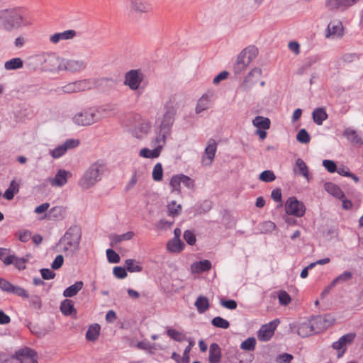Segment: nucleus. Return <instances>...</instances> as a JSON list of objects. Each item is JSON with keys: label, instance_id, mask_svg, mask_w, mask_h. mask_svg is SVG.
I'll return each instance as SVG.
<instances>
[{"label": "nucleus", "instance_id": "f257e3e1", "mask_svg": "<svg viewBox=\"0 0 363 363\" xmlns=\"http://www.w3.org/2000/svg\"><path fill=\"white\" fill-rule=\"evenodd\" d=\"M81 238L82 230L79 226L72 225L67 230L59 241L60 245H63L62 252L65 256L72 257L79 251Z\"/></svg>", "mask_w": 363, "mask_h": 363}, {"label": "nucleus", "instance_id": "f03ea898", "mask_svg": "<svg viewBox=\"0 0 363 363\" xmlns=\"http://www.w3.org/2000/svg\"><path fill=\"white\" fill-rule=\"evenodd\" d=\"M106 168V164L100 160L91 164L79 179V186L84 189L92 187L101 179Z\"/></svg>", "mask_w": 363, "mask_h": 363}, {"label": "nucleus", "instance_id": "7ed1b4c3", "mask_svg": "<svg viewBox=\"0 0 363 363\" xmlns=\"http://www.w3.org/2000/svg\"><path fill=\"white\" fill-rule=\"evenodd\" d=\"M257 54L258 49L254 45H250L243 49L238 55L233 66L235 74H240L245 70L251 62L257 57Z\"/></svg>", "mask_w": 363, "mask_h": 363}, {"label": "nucleus", "instance_id": "20e7f679", "mask_svg": "<svg viewBox=\"0 0 363 363\" xmlns=\"http://www.w3.org/2000/svg\"><path fill=\"white\" fill-rule=\"evenodd\" d=\"M0 21H2L3 26L7 30L18 28L25 24L21 14L14 9L1 10Z\"/></svg>", "mask_w": 363, "mask_h": 363}, {"label": "nucleus", "instance_id": "39448f33", "mask_svg": "<svg viewBox=\"0 0 363 363\" xmlns=\"http://www.w3.org/2000/svg\"><path fill=\"white\" fill-rule=\"evenodd\" d=\"M225 363H250L254 355L246 352H240L237 348L230 347L224 354Z\"/></svg>", "mask_w": 363, "mask_h": 363}, {"label": "nucleus", "instance_id": "423d86ee", "mask_svg": "<svg viewBox=\"0 0 363 363\" xmlns=\"http://www.w3.org/2000/svg\"><path fill=\"white\" fill-rule=\"evenodd\" d=\"M99 119L98 111L94 108L84 109L73 117V121L78 125H90Z\"/></svg>", "mask_w": 363, "mask_h": 363}, {"label": "nucleus", "instance_id": "0eeeda50", "mask_svg": "<svg viewBox=\"0 0 363 363\" xmlns=\"http://www.w3.org/2000/svg\"><path fill=\"white\" fill-rule=\"evenodd\" d=\"M284 209L288 216H294L298 218L303 216L306 210L304 203L294 196L287 199Z\"/></svg>", "mask_w": 363, "mask_h": 363}, {"label": "nucleus", "instance_id": "6e6552de", "mask_svg": "<svg viewBox=\"0 0 363 363\" xmlns=\"http://www.w3.org/2000/svg\"><path fill=\"white\" fill-rule=\"evenodd\" d=\"M144 77L145 75L140 69H130L125 74L123 84L130 89L135 91L139 89Z\"/></svg>", "mask_w": 363, "mask_h": 363}, {"label": "nucleus", "instance_id": "1a4fd4ad", "mask_svg": "<svg viewBox=\"0 0 363 363\" xmlns=\"http://www.w3.org/2000/svg\"><path fill=\"white\" fill-rule=\"evenodd\" d=\"M91 82L89 79H82L70 82L63 86L61 90L65 94H73L89 90L91 87Z\"/></svg>", "mask_w": 363, "mask_h": 363}, {"label": "nucleus", "instance_id": "9d476101", "mask_svg": "<svg viewBox=\"0 0 363 363\" xmlns=\"http://www.w3.org/2000/svg\"><path fill=\"white\" fill-rule=\"evenodd\" d=\"M311 320L315 333H320L334 324L335 319L329 314L317 315Z\"/></svg>", "mask_w": 363, "mask_h": 363}, {"label": "nucleus", "instance_id": "9b49d317", "mask_svg": "<svg viewBox=\"0 0 363 363\" xmlns=\"http://www.w3.org/2000/svg\"><path fill=\"white\" fill-rule=\"evenodd\" d=\"M86 67L87 62L84 60L64 59L61 65L62 70L73 73L81 72L85 69Z\"/></svg>", "mask_w": 363, "mask_h": 363}, {"label": "nucleus", "instance_id": "f8f14e48", "mask_svg": "<svg viewBox=\"0 0 363 363\" xmlns=\"http://www.w3.org/2000/svg\"><path fill=\"white\" fill-rule=\"evenodd\" d=\"M279 323L278 319H275L268 324L263 325L258 331V338L262 341H268L273 336L274 331Z\"/></svg>", "mask_w": 363, "mask_h": 363}, {"label": "nucleus", "instance_id": "ddd939ff", "mask_svg": "<svg viewBox=\"0 0 363 363\" xmlns=\"http://www.w3.org/2000/svg\"><path fill=\"white\" fill-rule=\"evenodd\" d=\"M177 110L174 106H167L166 111L162 121L160 128L164 130V133H170L172 125L174 121V116Z\"/></svg>", "mask_w": 363, "mask_h": 363}, {"label": "nucleus", "instance_id": "4468645a", "mask_svg": "<svg viewBox=\"0 0 363 363\" xmlns=\"http://www.w3.org/2000/svg\"><path fill=\"white\" fill-rule=\"evenodd\" d=\"M262 73V71L260 68L255 67L252 69L244 79L241 88L245 91L250 90L258 82Z\"/></svg>", "mask_w": 363, "mask_h": 363}, {"label": "nucleus", "instance_id": "2eb2a0df", "mask_svg": "<svg viewBox=\"0 0 363 363\" xmlns=\"http://www.w3.org/2000/svg\"><path fill=\"white\" fill-rule=\"evenodd\" d=\"M63 60L55 54L48 55L44 59V69L49 72L60 71Z\"/></svg>", "mask_w": 363, "mask_h": 363}, {"label": "nucleus", "instance_id": "dca6fc26", "mask_svg": "<svg viewBox=\"0 0 363 363\" xmlns=\"http://www.w3.org/2000/svg\"><path fill=\"white\" fill-rule=\"evenodd\" d=\"M357 2V0H326L325 4L330 11H345Z\"/></svg>", "mask_w": 363, "mask_h": 363}, {"label": "nucleus", "instance_id": "f3484780", "mask_svg": "<svg viewBox=\"0 0 363 363\" xmlns=\"http://www.w3.org/2000/svg\"><path fill=\"white\" fill-rule=\"evenodd\" d=\"M72 177V173L65 169H59L55 177L48 178V182L52 186L61 187L67 182V179Z\"/></svg>", "mask_w": 363, "mask_h": 363}, {"label": "nucleus", "instance_id": "a211bd4d", "mask_svg": "<svg viewBox=\"0 0 363 363\" xmlns=\"http://www.w3.org/2000/svg\"><path fill=\"white\" fill-rule=\"evenodd\" d=\"M130 10L135 13H148L152 11V4L146 0H129Z\"/></svg>", "mask_w": 363, "mask_h": 363}, {"label": "nucleus", "instance_id": "6ab92c4d", "mask_svg": "<svg viewBox=\"0 0 363 363\" xmlns=\"http://www.w3.org/2000/svg\"><path fill=\"white\" fill-rule=\"evenodd\" d=\"M222 357V352L220 346L213 342L210 345L209 347V355L208 362L209 363H220Z\"/></svg>", "mask_w": 363, "mask_h": 363}, {"label": "nucleus", "instance_id": "aec40b11", "mask_svg": "<svg viewBox=\"0 0 363 363\" xmlns=\"http://www.w3.org/2000/svg\"><path fill=\"white\" fill-rule=\"evenodd\" d=\"M324 189L336 199H342L345 197L344 191L333 182H325L324 184Z\"/></svg>", "mask_w": 363, "mask_h": 363}, {"label": "nucleus", "instance_id": "412c9836", "mask_svg": "<svg viewBox=\"0 0 363 363\" xmlns=\"http://www.w3.org/2000/svg\"><path fill=\"white\" fill-rule=\"evenodd\" d=\"M297 333L301 337H306L313 334H315L311 320L299 324L297 328Z\"/></svg>", "mask_w": 363, "mask_h": 363}, {"label": "nucleus", "instance_id": "4be33fe9", "mask_svg": "<svg viewBox=\"0 0 363 363\" xmlns=\"http://www.w3.org/2000/svg\"><path fill=\"white\" fill-rule=\"evenodd\" d=\"M77 32L74 30H67L62 33H56L50 37V40L57 44L60 40H69L76 36Z\"/></svg>", "mask_w": 363, "mask_h": 363}, {"label": "nucleus", "instance_id": "5701e85b", "mask_svg": "<svg viewBox=\"0 0 363 363\" xmlns=\"http://www.w3.org/2000/svg\"><path fill=\"white\" fill-rule=\"evenodd\" d=\"M212 267L211 262L208 259L194 262L191 265V271L194 273H203L209 271Z\"/></svg>", "mask_w": 363, "mask_h": 363}, {"label": "nucleus", "instance_id": "b1692460", "mask_svg": "<svg viewBox=\"0 0 363 363\" xmlns=\"http://www.w3.org/2000/svg\"><path fill=\"white\" fill-rule=\"evenodd\" d=\"M294 172L295 174H298L305 178L307 179V180H309V172L308 168L306 165V164L304 162V161L301 159L298 158L296 160L295 167L294 168Z\"/></svg>", "mask_w": 363, "mask_h": 363}, {"label": "nucleus", "instance_id": "393cba45", "mask_svg": "<svg viewBox=\"0 0 363 363\" xmlns=\"http://www.w3.org/2000/svg\"><path fill=\"white\" fill-rule=\"evenodd\" d=\"M343 135L352 143L363 145V138L357 134L356 130L350 128L344 130Z\"/></svg>", "mask_w": 363, "mask_h": 363}, {"label": "nucleus", "instance_id": "a878e982", "mask_svg": "<svg viewBox=\"0 0 363 363\" xmlns=\"http://www.w3.org/2000/svg\"><path fill=\"white\" fill-rule=\"evenodd\" d=\"M13 354L18 358H28L30 360L34 357H38L37 352L28 347H24L16 350Z\"/></svg>", "mask_w": 363, "mask_h": 363}, {"label": "nucleus", "instance_id": "bb28decb", "mask_svg": "<svg viewBox=\"0 0 363 363\" xmlns=\"http://www.w3.org/2000/svg\"><path fill=\"white\" fill-rule=\"evenodd\" d=\"M60 311L63 315L67 316L71 315L73 313L77 314L73 301L70 299H65L61 302Z\"/></svg>", "mask_w": 363, "mask_h": 363}, {"label": "nucleus", "instance_id": "cd10ccee", "mask_svg": "<svg viewBox=\"0 0 363 363\" xmlns=\"http://www.w3.org/2000/svg\"><path fill=\"white\" fill-rule=\"evenodd\" d=\"M312 117L314 123L320 125L328 118V114L324 108H316L312 113Z\"/></svg>", "mask_w": 363, "mask_h": 363}, {"label": "nucleus", "instance_id": "c85d7f7f", "mask_svg": "<svg viewBox=\"0 0 363 363\" xmlns=\"http://www.w3.org/2000/svg\"><path fill=\"white\" fill-rule=\"evenodd\" d=\"M162 149V145H157L153 150L145 147L140 151V156L145 158H157L160 155Z\"/></svg>", "mask_w": 363, "mask_h": 363}, {"label": "nucleus", "instance_id": "c756f323", "mask_svg": "<svg viewBox=\"0 0 363 363\" xmlns=\"http://www.w3.org/2000/svg\"><path fill=\"white\" fill-rule=\"evenodd\" d=\"M84 283L82 281H76L63 291L65 297H73L82 289Z\"/></svg>", "mask_w": 363, "mask_h": 363}, {"label": "nucleus", "instance_id": "7c9ffc66", "mask_svg": "<svg viewBox=\"0 0 363 363\" xmlns=\"http://www.w3.org/2000/svg\"><path fill=\"white\" fill-rule=\"evenodd\" d=\"M199 313H203L210 307L208 299L206 296H199L194 303Z\"/></svg>", "mask_w": 363, "mask_h": 363}, {"label": "nucleus", "instance_id": "2f4dec72", "mask_svg": "<svg viewBox=\"0 0 363 363\" xmlns=\"http://www.w3.org/2000/svg\"><path fill=\"white\" fill-rule=\"evenodd\" d=\"M100 325L97 323H95L94 325H91L86 333V338L89 341L94 342L96 341L100 334Z\"/></svg>", "mask_w": 363, "mask_h": 363}, {"label": "nucleus", "instance_id": "473e14b6", "mask_svg": "<svg viewBox=\"0 0 363 363\" xmlns=\"http://www.w3.org/2000/svg\"><path fill=\"white\" fill-rule=\"evenodd\" d=\"M252 123L258 129L267 130L270 128L271 121L268 118L258 116L253 119Z\"/></svg>", "mask_w": 363, "mask_h": 363}, {"label": "nucleus", "instance_id": "72a5a7b5", "mask_svg": "<svg viewBox=\"0 0 363 363\" xmlns=\"http://www.w3.org/2000/svg\"><path fill=\"white\" fill-rule=\"evenodd\" d=\"M19 191V185L14 180L11 181L9 188L5 191L3 196L9 201L13 199L15 194Z\"/></svg>", "mask_w": 363, "mask_h": 363}, {"label": "nucleus", "instance_id": "f704fd0d", "mask_svg": "<svg viewBox=\"0 0 363 363\" xmlns=\"http://www.w3.org/2000/svg\"><path fill=\"white\" fill-rule=\"evenodd\" d=\"M184 247V243L180 239L172 238L167 243V249L172 252H179Z\"/></svg>", "mask_w": 363, "mask_h": 363}, {"label": "nucleus", "instance_id": "c9c22d12", "mask_svg": "<svg viewBox=\"0 0 363 363\" xmlns=\"http://www.w3.org/2000/svg\"><path fill=\"white\" fill-rule=\"evenodd\" d=\"M134 235V233L132 231H128L125 233L121 234V235H113L111 236V245L112 247L114 246V245L121 242L123 240H130L133 238Z\"/></svg>", "mask_w": 363, "mask_h": 363}, {"label": "nucleus", "instance_id": "e433bc0d", "mask_svg": "<svg viewBox=\"0 0 363 363\" xmlns=\"http://www.w3.org/2000/svg\"><path fill=\"white\" fill-rule=\"evenodd\" d=\"M210 107V99L206 94H203L198 101L196 106V113H200Z\"/></svg>", "mask_w": 363, "mask_h": 363}, {"label": "nucleus", "instance_id": "4c0bfd02", "mask_svg": "<svg viewBox=\"0 0 363 363\" xmlns=\"http://www.w3.org/2000/svg\"><path fill=\"white\" fill-rule=\"evenodd\" d=\"M217 149V144L213 139H210L207 147L205 149V154L206 155L207 159L209 160V163L213 161Z\"/></svg>", "mask_w": 363, "mask_h": 363}, {"label": "nucleus", "instance_id": "58836bf2", "mask_svg": "<svg viewBox=\"0 0 363 363\" xmlns=\"http://www.w3.org/2000/svg\"><path fill=\"white\" fill-rule=\"evenodd\" d=\"M319 60L318 57L317 56H311L307 57L301 67L298 69V74H303L308 69H309L313 65L316 63Z\"/></svg>", "mask_w": 363, "mask_h": 363}, {"label": "nucleus", "instance_id": "ea45409f", "mask_svg": "<svg viewBox=\"0 0 363 363\" xmlns=\"http://www.w3.org/2000/svg\"><path fill=\"white\" fill-rule=\"evenodd\" d=\"M10 251V249L0 247V259L6 266L11 264L15 258L14 255H8Z\"/></svg>", "mask_w": 363, "mask_h": 363}, {"label": "nucleus", "instance_id": "a19ab883", "mask_svg": "<svg viewBox=\"0 0 363 363\" xmlns=\"http://www.w3.org/2000/svg\"><path fill=\"white\" fill-rule=\"evenodd\" d=\"M126 271L129 272H140L143 267L138 264V262L133 259H128L125 261Z\"/></svg>", "mask_w": 363, "mask_h": 363}, {"label": "nucleus", "instance_id": "79ce46f5", "mask_svg": "<svg viewBox=\"0 0 363 363\" xmlns=\"http://www.w3.org/2000/svg\"><path fill=\"white\" fill-rule=\"evenodd\" d=\"M327 30L328 32V34L326 35L327 37L335 35L341 36L343 33V28L340 22H337V25H335L333 23H330L328 26Z\"/></svg>", "mask_w": 363, "mask_h": 363}, {"label": "nucleus", "instance_id": "37998d69", "mask_svg": "<svg viewBox=\"0 0 363 363\" xmlns=\"http://www.w3.org/2000/svg\"><path fill=\"white\" fill-rule=\"evenodd\" d=\"M23 65V60L19 58H13L5 62L4 67L7 70H13L21 68Z\"/></svg>", "mask_w": 363, "mask_h": 363}, {"label": "nucleus", "instance_id": "c03bdc74", "mask_svg": "<svg viewBox=\"0 0 363 363\" xmlns=\"http://www.w3.org/2000/svg\"><path fill=\"white\" fill-rule=\"evenodd\" d=\"M167 334L170 338L177 342L186 341L188 340L185 334H183L175 329H168L167 330Z\"/></svg>", "mask_w": 363, "mask_h": 363}, {"label": "nucleus", "instance_id": "a18cd8bd", "mask_svg": "<svg viewBox=\"0 0 363 363\" xmlns=\"http://www.w3.org/2000/svg\"><path fill=\"white\" fill-rule=\"evenodd\" d=\"M182 179L180 174L174 175L169 182V185L172 187V192L181 193V183Z\"/></svg>", "mask_w": 363, "mask_h": 363}, {"label": "nucleus", "instance_id": "49530a36", "mask_svg": "<svg viewBox=\"0 0 363 363\" xmlns=\"http://www.w3.org/2000/svg\"><path fill=\"white\" fill-rule=\"evenodd\" d=\"M168 216L173 218L177 216L182 211V206L177 204L175 201H172L167 204Z\"/></svg>", "mask_w": 363, "mask_h": 363}, {"label": "nucleus", "instance_id": "de8ad7c7", "mask_svg": "<svg viewBox=\"0 0 363 363\" xmlns=\"http://www.w3.org/2000/svg\"><path fill=\"white\" fill-rule=\"evenodd\" d=\"M255 346L256 339L253 337H248L241 343L240 348L245 351H254Z\"/></svg>", "mask_w": 363, "mask_h": 363}, {"label": "nucleus", "instance_id": "09e8293b", "mask_svg": "<svg viewBox=\"0 0 363 363\" xmlns=\"http://www.w3.org/2000/svg\"><path fill=\"white\" fill-rule=\"evenodd\" d=\"M211 324L216 327L222 329H227L230 326L229 322L220 316H216L211 320Z\"/></svg>", "mask_w": 363, "mask_h": 363}, {"label": "nucleus", "instance_id": "8fccbe9b", "mask_svg": "<svg viewBox=\"0 0 363 363\" xmlns=\"http://www.w3.org/2000/svg\"><path fill=\"white\" fill-rule=\"evenodd\" d=\"M152 179L155 182H160L163 178V168L161 163H157L152 170Z\"/></svg>", "mask_w": 363, "mask_h": 363}, {"label": "nucleus", "instance_id": "3c124183", "mask_svg": "<svg viewBox=\"0 0 363 363\" xmlns=\"http://www.w3.org/2000/svg\"><path fill=\"white\" fill-rule=\"evenodd\" d=\"M64 212L63 208L61 206L52 207L48 213V218L50 219H60L62 218V213Z\"/></svg>", "mask_w": 363, "mask_h": 363}, {"label": "nucleus", "instance_id": "603ef678", "mask_svg": "<svg viewBox=\"0 0 363 363\" xmlns=\"http://www.w3.org/2000/svg\"><path fill=\"white\" fill-rule=\"evenodd\" d=\"M259 179L264 182H272L276 179V176L272 170H264L260 173Z\"/></svg>", "mask_w": 363, "mask_h": 363}, {"label": "nucleus", "instance_id": "864d4df0", "mask_svg": "<svg viewBox=\"0 0 363 363\" xmlns=\"http://www.w3.org/2000/svg\"><path fill=\"white\" fill-rule=\"evenodd\" d=\"M296 140L301 143L306 144L310 142L311 137L307 130L302 128L298 132L296 135Z\"/></svg>", "mask_w": 363, "mask_h": 363}, {"label": "nucleus", "instance_id": "5fc2aeb1", "mask_svg": "<svg viewBox=\"0 0 363 363\" xmlns=\"http://www.w3.org/2000/svg\"><path fill=\"white\" fill-rule=\"evenodd\" d=\"M352 273L351 272L345 271L342 274L337 276L333 280V282L336 285L340 282H346L352 278Z\"/></svg>", "mask_w": 363, "mask_h": 363}, {"label": "nucleus", "instance_id": "6e6d98bb", "mask_svg": "<svg viewBox=\"0 0 363 363\" xmlns=\"http://www.w3.org/2000/svg\"><path fill=\"white\" fill-rule=\"evenodd\" d=\"M10 294H15L19 297H22V298H29V294H28V291L21 286H16L13 285Z\"/></svg>", "mask_w": 363, "mask_h": 363}, {"label": "nucleus", "instance_id": "4d7b16f0", "mask_svg": "<svg viewBox=\"0 0 363 363\" xmlns=\"http://www.w3.org/2000/svg\"><path fill=\"white\" fill-rule=\"evenodd\" d=\"M28 257L19 258L15 256L14 261L12 264H14L15 267L18 270H24L26 268V263L28 262Z\"/></svg>", "mask_w": 363, "mask_h": 363}, {"label": "nucleus", "instance_id": "13d9d810", "mask_svg": "<svg viewBox=\"0 0 363 363\" xmlns=\"http://www.w3.org/2000/svg\"><path fill=\"white\" fill-rule=\"evenodd\" d=\"M279 303L283 306L289 305L291 301L289 294L285 291H281L278 295Z\"/></svg>", "mask_w": 363, "mask_h": 363}, {"label": "nucleus", "instance_id": "bf43d9fd", "mask_svg": "<svg viewBox=\"0 0 363 363\" xmlns=\"http://www.w3.org/2000/svg\"><path fill=\"white\" fill-rule=\"evenodd\" d=\"M106 255L110 263L116 264L120 262V256L112 249L106 250Z\"/></svg>", "mask_w": 363, "mask_h": 363}, {"label": "nucleus", "instance_id": "052dcab7", "mask_svg": "<svg viewBox=\"0 0 363 363\" xmlns=\"http://www.w3.org/2000/svg\"><path fill=\"white\" fill-rule=\"evenodd\" d=\"M332 347L334 350H337L338 351V357H342L346 350L345 345H344L343 342L341 340L340 338L337 341L334 342L333 343Z\"/></svg>", "mask_w": 363, "mask_h": 363}, {"label": "nucleus", "instance_id": "680f3d73", "mask_svg": "<svg viewBox=\"0 0 363 363\" xmlns=\"http://www.w3.org/2000/svg\"><path fill=\"white\" fill-rule=\"evenodd\" d=\"M184 239L189 245H194L196 243V239L194 233L189 230L184 233Z\"/></svg>", "mask_w": 363, "mask_h": 363}, {"label": "nucleus", "instance_id": "e2e57ef3", "mask_svg": "<svg viewBox=\"0 0 363 363\" xmlns=\"http://www.w3.org/2000/svg\"><path fill=\"white\" fill-rule=\"evenodd\" d=\"M323 165L330 173H334L337 170V164L333 160H324L323 161Z\"/></svg>", "mask_w": 363, "mask_h": 363}, {"label": "nucleus", "instance_id": "0e129e2a", "mask_svg": "<svg viewBox=\"0 0 363 363\" xmlns=\"http://www.w3.org/2000/svg\"><path fill=\"white\" fill-rule=\"evenodd\" d=\"M66 152V147H65L64 144H62L55 147L51 152V155L53 158H59L62 157L63 155H65Z\"/></svg>", "mask_w": 363, "mask_h": 363}, {"label": "nucleus", "instance_id": "69168bd1", "mask_svg": "<svg viewBox=\"0 0 363 363\" xmlns=\"http://www.w3.org/2000/svg\"><path fill=\"white\" fill-rule=\"evenodd\" d=\"M220 303L222 306L225 307V308L230 309V310H235L237 308V306H238L237 302L233 299H229V300L220 299Z\"/></svg>", "mask_w": 363, "mask_h": 363}, {"label": "nucleus", "instance_id": "338daca9", "mask_svg": "<svg viewBox=\"0 0 363 363\" xmlns=\"http://www.w3.org/2000/svg\"><path fill=\"white\" fill-rule=\"evenodd\" d=\"M113 274L118 279H124L127 277V272L125 267H114L113 270Z\"/></svg>", "mask_w": 363, "mask_h": 363}, {"label": "nucleus", "instance_id": "774afa93", "mask_svg": "<svg viewBox=\"0 0 363 363\" xmlns=\"http://www.w3.org/2000/svg\"><path fill=\"white\" fill-rule=\"evenodd\" d=\"M293 359L294 357L292 354L283 353L277 356V362L278 363H290Z\"/></svg>", "mask_w": 363, "mask_h": 363}]
</instances>
